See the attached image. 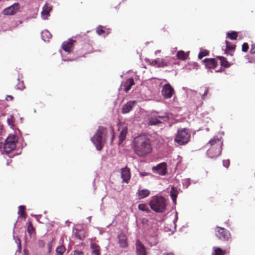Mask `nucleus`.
I'll return each mask as SVG.
<instances>
[{"label": "nucleus", "instance_id": "obj_1", "mask_svg": "<svg viewBox=\"0 0 255 255\" xmlns=\"http://www.w3.org/2000/svg\"><path fill=\"white\" fill-rule=\"evenodd\" d=\"M134 153L140 157H145L152 152V145L150 139L146 135L140 134L135 137L131 143Z\"/></svg>", "mask_w": 255, "mask_h": 255}, {"label": "nucleus", "instance_id": "obj_2", "mask_svg": "<svg viewBox=\"0 0 255 255\" xmlns=\"http://www.w3.org/2000/svg\"><path fill=\"white\" fill-rule=\"evenodd\" d=\"M108 134H109L111 136V144H112L115 138L113 128L112 127H109L108 128L103 126L99 127L95 134L91 138L92 142L95 145L97 150H101L102 149L106 142Z\"/></svg>", "mask_w": 255, "mask_h": 255}, {"label": "nucleus", "instance_id": "obj_3", "mask_svg": "<svg viewBox=\"0 0 255 255\" xmlns=\"http://www.w3.org/2000/svg\"><path fill=\"white\" fill-rule=\"evenodd\" d=\"M167 205L165 199L161 196H153L149 202L150 208L156 213L164 212L166 210Z\"/></svg>", "mask_w": 255, "mask_h": 255}, {"label": "nucleus", "instance_id": "obj_4", "mask_svg": "<svg viewBox=\"0 0 255 255\" xmlns=\"http://www.w3.org/2000/svg\"><path fill=\"white\" fill-rule=\"evenodd\" d=\"M226 45V49H225L224 53L227 56H230L231 57L230 61H228L226 58H224V68H228L233 64L235 61V58L233 57L234 52L236 49V45L231 43L228 41H225Z\"/></svg>", "mask_w": 255, "mask_h": 255}, {"label": "nucleus", "instance_id": "obj_5", "mask_svg": "<svg viewBox=\"0 0 255 255\" xmlns=\"http://www.w3.org/2000/svg\"><path fill=\"white\" fill-rule=\"evenodd\" d=\"M190 134L186 128L178 129L174 139L175 142L179 145L187 144L190 140Z\"/></svg>", "mask_w": 255, "mask_h": 255}, {"label": "nucleus", "instance_id": "obj_6", "mask_svg": "<svg viewBox=\"0 0 255 255\" xmlns=\"http://www.w3.org/2000/svg\"><path fill=\"white\" fill-rule=\"evenodd\" d=\"M217 58L220 60V67L217 69L218 62L215 58H206L203 61L205 63L206 67L208 69H213L216 72H221L223 65V58L222 56H217Z\"/></svg>", "mask_w": 255, "mask_h": 255}, {"label": "nucleus", "instance_id": "obj_7", "mask_svg": "<svg viewBox=\"0 0 255 255\" xmlns=\"http://www.w3.org/2000/svg\"><path fill=\"white\" fill-rule=\"evenodd\" d=\"M17 138L14 134L9 135L5 141L3 146V151L7 154L9 153L16 148Z\"/></svg>", "mask_w": 255, "mask_h": 255}, {"label": "nucleus", "instance_id": "obj_8", "mask_svg": "<svg viewBox=\"0 0 255 255\" xmlns=\"http://www.w3.org/2000/svg\"><path fill=\"white\" fill-rule=\"evenodd\" d=\"M161 94L164 98L169 99L175 94V91L171 85L169 83H167L163 86Z\"/></svg>", "mask_w": 255, "mask_h": 255}, {"label": "nucleus", "instance_id": "obj_9", "mask_svg": "<svg viewBox=\"0 0 255 255\" xmlns=\"http://www.w3.org/2000/svg\"><path fill=\"white\" fill-rule=\"evenodd\" d=\"M19 8V4L18 3H14L10 6L4 9L2 11V13L5 15H13L17 12Z\"/></svg>", "mask_w": 255, "mask_h": 255}, {"label": "nucleus", "instance_id": "obj_10", "mask_svg": "<svg viewBox=\"0 0 255 255\" xmlns=\"http://www.w3.org/2000/svg\"><path fill=\"white\" fill-rule=\"evenodd\" d=\"M75 42V40L70 38L67 41L63 42L62 47L65 52L71 53L72 51L74 43Z\"/></svg>", "mask_w": 255, "mask_h": 255}, {"label": "nucleus", "instance_id": "obj_11", "mask_svg": "<svg viewBox=\"0 0 255 255\" xmlns=\"http://www.w3.org/2000/svg\"><path fill=\"white\" fill-rule=\"evenodd\" d=\"M152 171L154 173L164 175L166 173V164L164 162L159 164L152 168Z\"/></svg>", "mask_w": 255, "mask_h": 255}, {"label": "nucleus", "instance_id": "obj_12", "mask_svg": "<svg viewBox=\"0 0 255 255\" xmlns=\"http://www.w3.org/2000/svg\"><path fill=\"white\" fill-rule=\"evenodd\" d=\"M170 58L165 57L164 58H157L155 59L156 67L158 68L164 67L169 65Z\"/></svg>", "mask_w": 255, "mask_h": 255}, {"label": "nucleus", "instance_id": "obj_13", "mask_svg": "<svg viewBox=\"0 0 255 255\" xmlns=\"http://www.w3.org/2000/svg\"><path fill=\"white\" fill-rule=\"evenodd\" d=\"M52 6L46 3L42 7V10L41 12V16L43 19H47L50 15V12L52 10Z\"/></svg>", "mask_w": 255, "mask_h": 255}, {"label": "nucleus", "instance_id": "obj_14", "mask_svg": "<svg viewBox=\"0 0 255 255\" xmlns=\"http://www.w3.org/2000/svg\"><path fill=\"white\" fill-rule=\"evenodd\" d=\"M118 130L120 131L119 135L120 143H121L125 140L128 132V128L125 125H120L119 126Z\"/></svg>", "mask_w": 255, "mask_h": 255}, {"label": "nucleus", "instance_id": "obj_15", "mask_svg": "<svg viewBox=\"0 0 255 255\" xmlns=\"http://www.w3.org/2000/svg\"><path fill=\"white\" fill-rule=\"evenodd\" d=\"M222 142L221 143V144L219 145L218 148L214 149V148H212L208 150V154L211 157L214 158L220 155L222 153Z\"/></svg>", "mask_w": 255, "mask_h": 255}, {"label": "nucleus", "instance_id": "obj_16", "mask_svg": "<svg viewBox=\"0 0 255 255\" xmlns=\"http://www.w3.org/2000/svg\"><path fill=\"white\" fill-rule=\"evenodd\" d=\"M121 177L124 182L128 183L130 178V173L129 168L126 167L121 169Z\"/></svg>", "mask_w": 255, "mask_h": 255}, {"label": "nucleus", "instance_id": "obj_17", "mask_svg": "<svg viewBox=\"0 0 255 255\" xmlns=\"http://www.w3.org/2000/svg\"><path fill=\"white\" fill-rule=\"evenodd\" d=\"M119 244L121 248H125L128 246L127 236L121 233L118 235Z\"/></svg>", "mask_w": 255, "mask_h": 255}, {"label": "nucleus", "instance_id": "obj_18", "mask_svg": "<svg viewBox=\"0 0 255 255\" xmlns=\"http://www.w3.org/2000/svg\"><path fill=\"white\" fill-rule=\"evenodd\" d=\"M136 103L135 101H129L127 102L122 107V113L126 114L129 112L131 110L132 107L135 105Z\"/></svg>", "mask_w": 255, "mask_h": 255}, {"label": "nucleus", "instance_id": "obj_19", "mask_svg": "<svg viewBox=\"0 0 255 255\" xmlns=\"http://www.w3.org/2000/svg\"><path fill=\"white\" fill-rule=\"evenodd\" d=\"M74 236L80 239L83 240L86 236V232L84 230L75 228L73 230Z\"/></svg>", "mask_w": 255, "mask_h": 255}, {"label": "nucleus", "instance_id": "obj_20", "mask_svg": "<svg viewBox=\"0 0 255 255\" xmlns=\"http://www.w3.org/2000/svg\"><path fill=\"white\" fill-rule=\"evenodd\" d=\"M136 247L137 255H147L143 245L139 240L136 241Z\"/></svg>", "mask_w": 255, "mask_h": 255}, {"label": "nucleus", "instance_id": "obj_21", "mask_svg": "<svg viewBox=\"0 0 255 255\" xmlns=\"http://www.w3.org/2000/svg\"><path fill=\"white\" fill-rule=\"evenodd\" d=\"M134 84L133 79L131 78L128 79L124 84V91L128 93L131 89V87Z\"/></svg>", "mask_w": 255, "mask_h": 255}, {"label": "nucleus", "instance_id": "obj_22", "mask_svg": "<svg viewBox=\"0 0 255 255\" xmlns=\"http://www.w3.org/2000/svg\"><path fill=\"white\" fill-rule=\"evenodd\" d=\"M150 194V191L147 189L138 190L137 192L138 198L139 199L145 198Z\"/></svg>", "mask_w": 255, "mask_h": 255}, {"label": "nucleus", "instance_id": "obj_23", "mask_svg": "<svg viewBox=\"0 0 255 255\" xmlns=\"http://www.w3.org/2000/svg\"><path fill=\"white\" fill-rule=\"evenodd\" d=\"M90 248L92 251V255H100V248L98 245L91 243Z\"/></svg>", "mask_w": 255, "mask_h": 255}, {"label": "nucleus", "instance_id": "obj_24", "mask_svg": "<svg viewBox=\"0 0 255 255\" xmlns=\"http://www.w3.org/2000/svg\"><path fill=\"white\" fill-rule=\"evenodd\" d=\"M51 36V34L47 30H43L41 32V37L44 41H48Z\"/></svg>", "mask_w": 255, "mask_h": 255}, {"label": "nucleus", "instance_id": "obj_25", "mask_svg": "<svg viewBox=\"0 0 255 255\" xmlns=\"http://www.w3.org/2000/svg\"><path fill=\"white\" fill-rule=\"evenodd\" d=\"M178 191L173 186L171 187L170 195L171 197L172 200H173L174 203L176 202V198L177 197Z\"/></svg>", "mask_w": 255, "mask_h": 255}, {"label": "nucleus", "instance_id": "obj_26", "mask_svg": "<svg viewBox=\"0 0 255 255\" xmlns=\"http://www.w3.org/2000/svg\"><path fill=\"white\" fill-rule=\"evenodd\" d=\"M176 56L178 59L184 60L187 58L188 55L184 51L180 50L177 52Z\"/></svg>", "mask_w": 255, "mask_h": 255}, {"label": "nucleus", "instance_id": "obj_27", "mask_svg": "<svg viewBox=\"0 0 255 255\" xmlns=\"http://www.w3.org/2000/svg\"><path fill=\"white\" fill-rule=\"evenodd\" d=\"M238 37V33L236 31H232L227 32L226 34V38L232 40H236Z\"/></svg>", "mask_w": 255, "mask_h": 255}, {"label": "nucleus", "instance_id": "obj_28", "mask_svg": "<svg viewBox=\"0 0 255 255\" xmlns=\"http://www.w3.org/2000/svg\"><path fill=\"white\" fill-rule=\"evenodd\" d=\"M66 249L64 246H59L56 249V255H63Z\"/></svg>", "mask_w": 255, "mask_h": 255}, {"label": "nucleus", "instance_id": "obj_29", "mask_svg": "<svg viewBox=\"0 0 255 255\" xmlns=\"http://www.w3.org/2000/svg\"><path fill=\"white\" fill-rule=\"evenodd\" d=\"M159 123H161V121L158 119L157 116L151 118L149 121V124L150 125H156Z\"/></svg>", "mask_w": 255, "mask_h": 255}, {"label": "nucleus", "instance_id": "obj_30", "mask_svg": "<svg viewBox=\"0 0 255 255\" xmlns=\"http://www.w3.org/2000/svg\"><path fill=\"white\" fill-rule=\"evenodd\" d=\"M25 206H19L18 207V214H19L20 217H23L24 218L26 217V214L24 212Z\"/></svg>", "mask_w": 255, "mask_h": 255}, {"label": "nucleus", "instance_id": "obj_31", "mask_svg": "<svg viewBox=\"0 0 255 255\" xmlns=\"http://www.w3.org/2000/svg\"><path fill=\"white\" fill-rule=\"evenodd\" d=\"M138 208L139 210L144 211L147 213L150 211L147 205L145 204H140L138 206Z\"/></svg>", "mask_w": 255, "mask_h": 255}, {"label": "nucleus", "instance_id": "obj_32", "mask_svg": "<svg viewBox=\"0 0 255 255\" xmlns=\"http://www.w3.org/2000/svg\"><path fill=\"white\" fill-rule=\"evenodd\" d=\"M221 140L217 136H214L212 139H211L208 142L211 145H213L217 143H220V145L221 144Z\"/></svg>", "mask_w": 255, "mask_h": 255}, {"label": "nucleus", "instance_id": "obj_33", "mask_svg": "<svg viewBox=\"0 0 255 255\" xmlns=\"http://www.w3.org/2000/svg\"><path fill=\"white\" fill-rule=\"evenodd\" d=\"M223 229H222V228L217 227L216 229V236L218 238H219V239H221L223 236Z\"/></svg>", "mask_w": 255, "mask_h": 255}, {"label": "nucleus", "instance_id": "obj_34", "mask_svg": "<svg viewBox=\"0 0 255 255\" xmlns=\"http://www.w3.org/2000/svg\"><path fill=\"white\" fill-rule=\"evenodd\" d=\"M213 249V255H223V251L221 249L214 247Z\"/></svg>", "mask_w": 255, "mask_h": 255}, {"label": "nucleus", "instance_id": "obj_35", "mask_svg": "<svg viewBox=\"0 0 255 255\" xmlns=\"http://www.w3.org/2000/svg\"><path fill=\"white\" fill-rule=\"evenodd\" d=\"M27 232H28V234L30 235V236H31V235L34 232V228L33 227V226L30 222H29L28 224Z\"/></svg>", "mask_w": 255, "mask_h": 255}, {"label": "nucleus", "instance_id": "obj_36", "mask_svg": "<svg viewBox=\"0 0 255 255\" xmlns=\"http://www.w3.org/2000/svg\"><path fill=\"white\" fill-rule=\"evenodd\" d=\"M209 54V52L207 50H204L201 51L198 54V58L201 59L203 57L206 56Z\"/></svg>", "mask_w": 255, "mask_h": 255}, {"label": "nucleus", "instance_id": "obj_37", "mask_svg": "<svg viewBox=\"0 0 255 255\" xmlns=\"http://www.w3.org/2000/svg\"><path fill=\"white\" fill-rule=\"evenodd\" d=\"M157 117L161 121V123L167 121L169 119V117L166 114H164L163 116H158Z\"/></svg>", "mask_w": 255, "mask_h": 255}, {"label": "nucleus", "instance_id": "obj_38", "mask_svg": "<svg viewBox=\"0 0 255 255\" xmlns=\"http://www.w3.org/2000/svg\"><path fill=\"white\" fill-rule=\"evenodd\" d=\"M96 32L99 35H102L103 33H104L105 32V31L103 30V27L101 25H99L98 26L97 28H96Z\"/></svg>", "mask_w": 255, "mask_h": 255}, {"label": "nucleus", "instance_id": "obj_39", "mask_svg": "<svg viewBox=\"0 0 255 255\" xmlns=\"http://www.w3.org/2000/svg\"><path fill=\"white\" fill-rule=\"evenodd\" d=\"M248 62L250 63H255V54H250L248 56Z\"/></svg>", "mask_w": 255, "mask_h": 255}, {"label": "nucleus", "instance_id": "obj_40", "mask_svg": "<svg viewBox=\"0 0 255 255\" xmlns=\"http://www.w3.org/2000/svg\"><path fill=\"white\" fill-rule=\"evenodd\" d=\"M25 87L23 82H19L16 86V89L20 90H22Z\"/></svg>", "mask_w": 255, "mask_h": 255}, {"label": "nucleus", "instance_id": "obj_41", "mask_svg": "<svg viewBox=\"0 0 255 255\" xmlns=\"http://www.w3.org/2000/svg\"><path fill=\"white\" fill-rule=\"evenodd\" d=\"M249 48V45L247 43H244L242 46V50L243 52H246L248 51Z\"/></svg>", "mask_w": 255, "mask_h": 255}, {"label": "nucleus", "instance_id": "obj_42", "mask_svg": "<svg viewBox=\"0 0 255 255\" xmlns=\"http://www.w3.org/2000/svg\"><path fill=\"white\" fill-rule=\"evenodd\" d=\"M231 236L230 233L224 229V240H228L231 238Z\"/></svg>", "mask_w": 255, "mask_h": 255}, {"label": "nucleus", "instance_id": "obj_43", "mask_svg": "<svg viewBox=\"0 0 255 255\" xmlns=\"http://www.w3.org/2000/svg\"><path fill=\"white\" fill-rule=\"evenodd\" d=\"M70 255H84V253L81 251L75 250L73 252V254H71Z\"/></svg>", "mask_w": 255, "mask_h": 255}, {"label": "nucleus", "instance_id": "obj_44", "mask_svg": "<svg viewBox=\"0 0 255 255\" xmlns=\"http://www.w3.org/2000/svg\"><path fill=\"white\" fill-rule=\"evenodd\" d=\"M145 61L148 62L150 65L154 66H156V63H155V60H149V59H145Z\"/></svg>", "mask_w": 255, "mask_h": 255}, {"label": "nucleus", "instance_id": "obj_45", "mask_svg": "<svg viewBox=\"0 0 255 255\" xmlns=\"http://www.w3.org/2000/svg\"><path fill=\"white\" fill-rule=\"evenodd\" d=\"M250 54H255V44H253L251 45Z\"/></svg>", "mask_w": 255, "mask_h": 255}, {"label": "nucleus", "instance_id": "obj_46", "mask_svg": "<svg viewBox=\"0 0 255 255\" xmlns=\"http://www.w3.org/2000/svg\"><path fill=\"white\" fill-rule=\"evenodd\" d=\"M208 92H209V90H208V88H205V90L204 93V94L202 95L203 99H204V97H206V96L207 95V94H208Z\"/></svg>", "mask_w": 255, "mask_h": 255}, {"label": "nucleus", "instance_id": "obj_47", "mask_svg": "<svg viewBox=\"0 0 255 255\" xmlns=\"http://www.w3.org/2000/svg\"><path fill=\"white\" fill-rule=\"evenodd\" d=\"M230 165L229 160H224V167L228 168Z\"/></svg>", "mask_w": 255, "mask_h": 255}, {"label": "nucleus", "instance_id": "obj_48", "mask_svg": "<svg viewBox=\"0 0 255 255\" xmlns=\"http://www.w3.org/2000/svg\"><path fill=\"white\" fill-rule=\"evenodd\" d=\"M13 97L12 96H10V95H8L6 97V100L7 101H8V100H12L13 99Z\"/></svg>", "mask_w": 255, "mask_h": 255}, {"label": "nucleus", "instance_id": "obj_49", "mask_svg": "<svg viewBox=\"0 0 255 255\" xmlns=\"http://www.w3.org/2000/svg\"><path fill=\"white\" fill-rule=\"evenodd\" d=\"M140 175L141 176H146L148 175V173H146V172H143V173H140Z\"/></svg>", "mask_w": 255, "mask_h": 255}, {"label": "nucleus", "instance_id": "obj_50", "mask_svg": "<svg viewBox=\"0 0 255 255\" xmlns=\"http://www.w3.org/2000/svg\"><path fill=\"white\" fill-rule=\"evenodd\" d=\"M163 255H174L173 253H164Z\"/></svg>", "mask_w": 255, "mask_h": 255}, {"label": "nucleus", "instance_id": "obj_51", "mask_svg": "<svg viewBox=\"0 0 255 255\" xmlns=\"http://www.w3.org/2000/svg\"><path fill=\"white\" fill-rule=\"evenodd\" d=\"M24 255H28V252L26 250H24Z\"/></svg>", "mask_w": 255, "mask_h": 255}, {"label": "nucleus", "instance_id": "obj_52", "mask_svg": "<svg viewBox=\"0 0 255 255\" xmlns=\"http://www.w3.org/2000/svg\"><path fill=\"white\" fill-rule=\"evenodd\" d=\"M160 50H156L155 52V54H157L158 53H160Z\"/></svg>", "mask_w": 255, "mask_h": 255}, {"label": "nucleus", "instance_id": "obj_53", "mask_svg": "<svg viewBox=\"0 0 255 255\" xmlns=\"http://www.w3.org/2000/svg\"><path fill=\"white\" fill-rule=\"evenodd\" d=\"M2 128H1V126H0V131L1 130Z\"/></svg>", "mask_w": 255, "mask_h": 255}, {"label": "nucleus", "instance_id": "obj_54", "mask_svg": "<svg viewBox=\"0 0 255 255\" xmlns=\"http://www.w3.org/2000/svg\"><path fill=\"white\" fill-rule=\"evenodd\" d=\"M63 60V61H66L67 60H66V59H64V60Z\"/></svg>", "mask_w": 255, "mask_h": 255}]
</instances>
